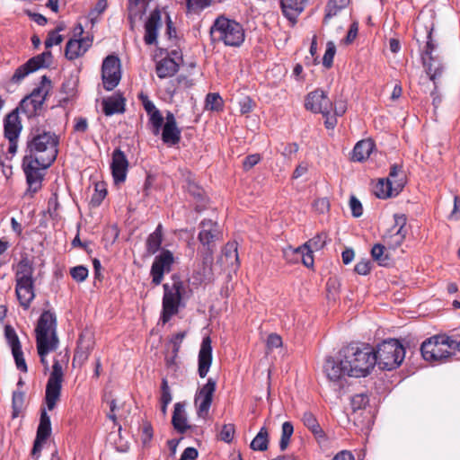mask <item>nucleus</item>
Returning <instances> with one entry per match:
<instances>
[{
    "instance_id": "obj_5",
    "label": "nucleus",
    "mask_w": 460,
    "mask_h": 460,
    "mask_svg": "<svg viewBox=\"0 0 460 460\" xmlns=\"http://www.w3.org/2000/svg\"><path fill=\"white\" fill-rule=\"evenodd\" d=\"M213 41L223 42L226 46L239 47L245 38L243 26L225 16L217 17L210 28Z\"/></svg>"
},
{
    "instance_id": "obj_4",
    "label": "nucleus",
    "mask_w": 460,
    "mask_h": 460,
    "mask_svg": "<svg viewBox=\"0 0 460 460\" xmlns=\"http://www.w3.org/2000/svg\"><path fill=\"white\" fill-rule=\"evenodd\" d=\"M33 273L32 261L27 257L22 258L15 271V294L20 305L25 310L31 306L36 296Z\"/></svg>"
},
{
    "instance_id": "obj_51",
    "label": "nucleus",
    "mask_w": 460,
    "mask_h": 460,
    "mask_svg": "<svg viewBox=\"0 0 460 460\" xmlns=\"http://www.w3.org/2000/svg\"><path fill=\"white\" fill-rule=\"evenodd\" d=\"M172 400V395L166 378L162 379L161 383V397L160 402L164 404H170Z\"/></svg>"
},
{
    "instance_id": "obj_23",
    "label": "nucleus",
    "mask_w": 460,
    "mask_h": 460,
    "mask_svg": "<svg viewBox=\"0 0 460 460\" xmlns=\"http://www.w3.org/2000/svg\"><path fill=\"white\" fill-rule=\"evenodd\" d=\"M200 232L199 234V240L204 245L208 246L209 253L212 252L211 244L220 237V231L217 223L210 220L204 219L200 223Z\"/></svg>"
},
{
    "instance_id": "obj_19",
    "label": "nucleus",
    "mask_w": 460,
    "mask_h": 460,
    "mask_svg": "<svg viewBox=\"0 0 460 460\" xmlns=\"http://www.w3.org/2000/svg\"><path fill=\"white\" fill-rule=\"evenodd\" d=\"M173 262V254L169 250H163L162 252L155 258L150 270L152 283L154 285L157 286L161 284L164 273L171 271Z\"/></svg>"
},
{
    "instance_id": "obj_7",
    "label": "nucleus",
    "mask_w": 460,
    "mask_h": 460,
    "mask_svg": "<svg viewBox=\"0 0 460 460\" xmlns=\"http://www.w3.org/2000/svg\"><path fill=\"white\" fill-rule=\"evenodd\" d=\"M375 365L383 370H393L398 367L404 359L405 350L398 340L390 339L378 344L374 349Z\"/></svg>"
},
{
    "instance_id": "obj_8",
    "label": "nucleus",
    "mask_w": 460,
    "mask_h": 460,
    "mask_svg": "<svg viewBox=\"0 0 460 460\" xmlns=\"http://www.w3.org/2000/svg\"><path fill=\"white\" fill-rule=\"evenodd\" d=\"M326 242L327 234L325 232H322L301 246L296 248L289 246L284 249V257L289 262H297L298 261H301L305 267H313V252L319 251L323 248Z\"/></svg>"
},
{
    "instance_id": "obj_36",
    "label": "nucleus",
    "mask_w": 460,
    "mask_h": 460,
    "mask_svg": "<svg viewBox=\"0 0 460 460\" xmlns=\"http://www.w3.org/2000/svg\"><path fill=\"white\" fill-rule=\"evenodd\" d=\"M224 259L225 262L232 268L239 266L237 244L235 243H228L226 245L221 260L223 261Z\"/></svg>"
},
{
    "instance_id": "obj_62",
    "label": "nucleus",
    "mask_w": 460,
    "mask_h": 460,
    "mask_svg": "<svg viewBox=\"0 0 460 460\" xmlns=\"http://www.w3.org/2000/svg\"><path fill=\"white\" fill-rule=\"evenodd\" d=\"M153 438V428L150 423L146 422L142 426L141 440L144 445L148 444Z\"/></svg>"
},
{
    "instance_id": "obj_52",
    "label": "nucleus",
    "mask_w": 460,
    "mask_h": 460,
    "mask_svg": "<svg viewBox=\"0 0 460 460\" xmlns=\"http://www.w3.org/2000/svg\"><path fill=\"white\" fill-rule=\"evenodd\" d=\"M71 277L77 282H82L88 277V270L84 266H75L70 270Z\"/></svg>"
},
{
    "instance_id": "obj_55",
    "label": "nucleus",
    "mask_w": 460,
    "mask_h": 460,
    "mask_svg": "<svg viewBox=\"0 0 460 460\" xmlns=\"http://www.w3.org/2000/svg\"><path fill=\"white\" fill-rule=\"evenodd\" d=\"M107 194V190L102 186L97 184L95 192L92 197L91 203L94 206H99Z\"/></svg>"
},
{
    "instance_id": "obj_15",
    "label": "nucleus",
    "mask_w": 460,
    "mask_h": 460,
    "mask_svg": "<svg viewBox=\"0 0 460 460\" xmlns=\"http://www.w3.org/2000/svg\"><path fill=\"white\" fill-rule=\"evenodd\" d=\"M394 219V224L384 234L383 241L389 249L395 250L403 243L408 231L404 214H395Z\"/></svg>"
},
{
    "instance_id": "obj_17",
    "label": "nucleus",
    "mask_w": 460,
    "mask_h": 460,
    "mask_svg": "<svg viewBox=\"0 0 460 460\" xmlns=\"http://www.w3.org/2000/svg\"><path fill=\"white\" fill-rule=\"evenodd\" d=\"M52 58L50 51H45L40 55H37L30 58L25 64L20 66L12 76L13 83H20L31 73L37 71L41 67L49 66Z\"/></svg>"
},
{
    "instance_id": "obj_11",
    "label": "nucleus",
    "mask_w": 460,
    "mask_h": 460,
    "mask_svg": "<svg viewBox=\"0 0 460 460\" xmlns=\"http://www.w3.org/2000/svg\"><path fill=\"white\" fill-rule=\"evenodd\" d=\"M50 84V80L46 75H43L40 85L29 96L22 100L19 105L20 111L28 117L34 115L45 102L51 86Z\"/></svg>"
},
{
    "instance_id": "obj_31",
    "label": "nucleus",
    "mask_w": 460,
    "mask_h": 460,
    "mask_svg": "<svg viewBox=\"0 0 460 460\" xmlns=\"http://www.w3.org/2000/svg\"><path fill=\"white\" fill-rule=\"evenodd\" d=\"M124 106V99L119 96H111L102 101L103 112L106 116L123 113L125 111Z\"/></svg>"
},
{
    "instance_id": "obj_24",
    "label": "nucleus",
    "mask_w": 460,
    "mask_h": 460,
    "mask_svg": "<svg viewBox=\"0 0 460 460\" xmlns=\"http://www.w3.org/2000/svg\"><path fill=\"white\" fill-rule=\"evenodd\" d=\"M93 44V39L90 37L80 39H70L65 49V56L68 60H75L90 49Z\"/></svg>"
},
{
    "instance_id": "obj_38",
    "label": "nucleus",
    "mask_w": 460,
    "mask_h": 460,
    "mask_svg": "<svg viewBox=\"0 0 460 460\" xmlns=\"http://www.w3.org/2000/svg\"><path fill=\"white\" fill-rule=\"evenodd\" d=\"M206 111L219 112L224 109V101L218 93H209L205 99Z\"/></svg>"
},
{
    "instance_id": "obj_39",
    "label": "nucleus",
    "mask_w": 460,
    "mask_h": 460,
    "mask_svg": "<svg viewBox=\"0 0 460 460\" xmlns=\"http://www.w3.org/2000/svg\"><path fill=\"white\" fill-rule=\"evenodd\" d=\"M371 255L380 266H387L390 262V257L385 253V247L383 244H375L371 249Z\"/></svg>"
},
{
    "instance_id": "obj_53",
    "label": "nucleus",
    "mask_w": 460,
    "mask_h": 460,
    "mask_svg": "<svg viewBox=\"0 0 460 460\" xmlns=\"http://www.w3.org/2000/svg\"><path fill=\"white\" fill-rule=\"evenodd\" d=\"M349 208L351 210V214L354 217H359L362 216V214H363L362 204L354 195L350 196Z\"/></svg>"
},
{
    "instance_id": "obj_47",
    "label": "nucleus",
    "mask_w": 460,
    "mask_h": 460,
    "mask_svg": "<svg viewBox=\"0 0 460 460\" xmlns=\"http://www.w3.org/2000/svg\"><path fill=\"white\" fill-rule=\"evenodd\" d=\"M62 30L61 27H58L57 30L49 32L45 40L46 49H49L54 45H59L63 41V36L58 33Z\"/></svg>"
},
{
    "instance_id": "obj_41",
    "label": "nucleus",
    "mask_w": 460,
    "mask_h": 460,
    "mask_svg": "<svg viewBox=\"0 0 460 460\" xmlns=\"http://www.w3.org/2000/svg\"><path fill=\"white\" fill-rule=\"evenodd\" d=\"M4 336H5V339L8 342L9 346L12 349V352L19 351L20 349H22V346H21L19 338H18L14 329L12 326L6 325L4 327Z\"/></svg>"
},
{
    "instance_id": "obj_21",
    "label": "nucleus",
    "mask_w": 460,
    "mask_h": 460,
    "mask_svg": "<svg viewBox=\"0 0 460 460\" xmlns=\"http://www.w3.org/2000/svg\"><path fill=\"white\" fill-rule=\"evenodd\" d=\"M111 168L115 183L124 182L128 168V161L124 152L119 148L112 153Z\"/></svg>"
},
{
    "instance_id": "obj_12",
    "label": "nucleus",
    "mask_w": 460,
    "mask_h": 460,
    "mask_svg": "<svg viewBox=\"0 0 460 460\" xmlns=\"http://www.w3.org/2000/svg\"><path fill=\"white\" fill-rule=\"evenodd\" d=\"M433 28L428 31L427 42L425 49L421 55L423 66L426 68L427 74L429 75L431 81L435 83V79L441 75L443 71V64L438 56H434L433 53L437 49V45L432 39Z\"/></svg>"
},
{
    "instance_id": "obj_57",
    "label": "nucleus",
    "mask_w": 460,
    "mask_h": 460,
    "mask_svg": "<svg viewBox=\"0 0 460 460\" xmlns=\"http://www.w3.org/2000/svg\"><path fill=\"white\" fill-rule=\"evenodd\" d=\"M185 336H186V332H178L175 335H173L172 337V339L170 340V343L172 346V353L173 354H178V352L181 349V342H182L183 339L185 338Z\"/></svg>"
},
{
    "instance_id": "obj_45",
    "label": "nucleus",
    "mask_w": 460,
    "mask_h": 460,
    "mask_svg": "<svg viewBox=\"0 0 460 460\" xmlns=\"http://www.w3.org/2000/svg\"><path fill=\"white\" fill-rule=\"evenodd\" d=\"M211 4V0H186L188 12L198 13Z\"/></svg>"
},
{
    "instance_id": "obj_27",
    "label": "nucleus",
    "mask_w": 460,
    "mask_h": 460,
    "mask_svg": "<svg viewBox=\"0 0 460 460\" xmlns=\"http://www.w3.org/2000/svg\"><path fill=\"white\" fill-rule=\"evenodd\" d=\"M309 0H280V5L284 15L290 21H295L296 17L305 10Z\"/></svg>"
},
{
    "instance_id": "obj_40",
    "label": "nucleus",
    "mask_w": 460,
    "mask_h": 460,
    "mask_svg": "<svg viewBox=\"0 0 460 460\" xmlns=\"http://www.w3.org/2000/svg\"><path fill=\"white\" fill-rule=\"evenodd\" d=\"M293 433V424L290 421H285L281 427V438L279 440V448L281 451H285L288 448Z\"/></svg>"
},
{
    "instance_id": "obj_20",
    "label": "nucleus",
    "mask_w": 460,
    "mask_h": 460,
    "mask_svg": "<svg viewBox=\"0 0 460 460\" xmlns=\"http://www.w3.org/2000/svg\"><path fill=\"white\" fill-rule=\"evenodd\" d=\"M305 108L314 113H322L326 116L332 110V103L324 91L317 89L307 94Z\"/></svg>"
},
{
    "instance_id": "obj_48",
    "label": "nucleus",
    "mask_w": 460,
    "mask_h": 460,
    "mask_svg": "<svg viewBox=\"0 0 460 460\" xmlns=\"http://www.w3.org/2000/svg\"><path fill=\"white\" fill-rule=\"evenodd\" d=\"M234 432L235 429L234 424H225L220 430L219 438L226 443H230L234 438Z\"/></svg>"
},
{
    "instance_id": "obj_28",
    "label": "nucleus",
    "mask_w": 460,
    "mask_h": 460,
    "mask_svg": "<svg viewBox=\"0 0 460 460\" xmlns=\"http://www.w3.org/2000/svg\"><path fill=\"white\" fill-rule=\"evenodd\" d=\"M172 423L173 428L180 433H184L190 429L187 421L185 404L183 402H176L174 404Z\"/></svg>"
},
{
    "instance_id": "obj_1",
    "label": "nucleus",
    "mask_w": 460,
    "mask_h": 460,
    "mask_svg": "<svg viewBox=\"0 0 460 460\" xmlns=\"http://www.w3.org/2000/svg\"><path fill=\"white\" fill-rule=\"evenodd\" d=\"M375 367L374 349L367 344L352 343L341 348L336 357L326 358L323 372L332 382L345 376H367Z\"/></svg>"
},
{
    "instance_id": "obj_13",
    "label": "nucleus",
    "mask_w": 460,
    "mask_h": 460,
    "mask_svg": "<svg viewBox=\"0 0 460 460\" xmlns=\"http://www.w3.org/2000/svg\"><path fill=\"white\" fill-rule=\"evenodd\" d=\"M19 107L4 118V137L9 141L8 153L14 155L17 152L18 139L22 130V121L19 117Z\"/></svg>"
},
{
    "instance_id": "obj_63",
    "label": "nucleus",
    "mask_w": 460,
    "mask_h": 460,
    "mask_svg": "<svg viewBox=\"0 0 460 460\" xmlns=\"http://www.w3.org/2000/svg\"><path fill=\"white\" fill-rule=\"evenodd\" d=\"M261 161L259 154H253L246 156L243 162L244 170H250Z\"/></svg>"
},
{
    "instance_id": "obj_42",
    "label": "nucleus",
    "mask_w": 460,
    "mask_h": 460,
    "mask_svg": "<svg viewBox=\"0 0 460 460\" xmlns=\"http://www.w3.org/2000/svg\"><path fill=\"white\" fill-rule=\"evenodd\" d=\"M4 336H5V339L8 342L9 346L12 349V352L19 351L20 349H22V346H21L19 338H18L14 329L12 326L6 325L4 327Z\"/></svg>"
},
{
    "instance_id": "obj_37",
    "label": "nucleus",
    "mask_w": 460,
    "mask_h": 460,
    "mask_svg": "<svg viewBox=\"0 0 460 460\" xmlns=\"http://www.w3.org/2000/svg\"><path fill=\"white\" fill-rule=\"evenodd\" d=\"M374 193L379 199H387L399 194V192L394 191L391 182H388L385 179L378 181L374 187Z\"/></svg>"
},
{
    "instance_id": "obj_33",
    "label": "nucleus",
    "mask_w": 460,
    "mask_h": 460,
    "mask_svg": "<svg viewBox=\"0 0 460 460\" xmlns=\"http://www.w3.org/2000/svg\"><path fill=\"white\" fill-rule=\"evenodd\" d=\"M181 131L177 126L164 125L162 140L168 146H175L181 140Z\"/></svg>"
},
{
    "instance_id": "obj_61",
    "label": "nucleus",
    "mask_w": 460,
    "mask_h": 460,
    "mask_svg": "<svg viewBox=\"0 0 460 460\" xmlns=\"http://www.w3.org/2000/svg\"><path fill=\"white\" fill-rule=\"evenodd\" d=\"M12 353H13L17 368L22 372H27L28 368H27L25 359L23 358L22 350L20 349L19 351H13Z\"/></svg>"
},
{
    "instance_id": "obj_30",
    "label": "nucleus",
    "mask_w": 460,
    "mask_h": 460,
    "mask_svg": "<svg viewBox=\"0 0 460 460\" xmlns=\"http://www.w3.org/2000/svg\"><path fill=\"white\" fill-rule=\"evenodd\" d=\"M385 180L391 182L394 191L400 193L405 184V174L402 166L393 164L390 168L388 177Z\"/></svg>"
},
{
    "instance_id": "obj_25",
    "label": "nucleus",
    "mask_w": 460,
    "mask_h": 460,
    "mask_svg": "<svg viewBox=\"0 0 460 460\" xmlns=\"http://www.w3.org/2000/svg\"><path fill=\"white\" fill-rule=\"evenodd\" d=\"M161 13L159 11H153L145 24L144 41L146 45H152L156 42L158 29L161 27Z\"/></svg>"
},
{
    "instance_id": "obj_14",
    "label": "nucleus",
    "mask_w": 460,
    "mask_h": 460,
    "mask_svg": "<svg viewBox=\"0 0 460 460\" xmlns=\"http://www.w3.org/2000/svg\"><path fill=\"white\" fill-rule=\"evenodd\" d=\"M22 169L28 184L25 196L32 198L42 187V181L44 178L43 171L47 168H42L40 162L23 157Z\"/></svg>"
},
{
    "instance_id": "obj_64",
    "label": "nucleus",
    "mask_w": 460,
    "mask_h": 460,
    "mask_svg": "<svg viewBox=\"0 0 460 460\" xmlns=\"http://www.w3.org/2000/svg\"><path fill=\"white\" fill-rule=\"evenodd\" d=\"M371 269V262L368 260H363L358 261L355 265V271L359 275H367L369 273Z\"/></svg>"
},
{
    "instance_id": "obj_35",
    "label": "nucleus",
    "mask_w": 460,
    "mask_h": 460,
    "mask_svg": "<svg viewBox=\"0 0 460 460\" xmlns=\"http://www.w3.org/2000/svg\"><path fill=\"white\" fill-rule=\"evenodd\" d=\"M269 446V432L265 427L261 428L255 438L251 442V448L254 451H265Z\"/></svg>"
},
{
    "instance_id": "obj_43",
    "label": "nucleus",
    "mask_w": 460,
    "mask_h": 460,
    "mask_svg": "<svg viewBox=\"0 0 460 460\" xmlns=\"http://www.w3.org/2000/svg\"><path fill=\"white\" fill-rule=\"evenodd\" d=\"M24 404V393L21 391H14L13 393V398H12V408H13V413L12 417L13 419H15L19 416L21 413Z\"/></svg>"
},
{
    "instance_id": "obj_6",
    "label": "nucleus",
    "mask_w": 460,
    "mask_h": 460,
    "mask_svg": "<svg viewBox=\"0 0 460 460\" xmlns=\"http://www.w3.org/2000/svg\"><path fill=\"white\" fill-rule=\"evenodd\" d=\"M163 288L164 296L160 320L163 323H166L173 315L179 313L181 301L185 294V285L179 277L173 276L172 283H165Z\"/></svg>"
},
{
    "instance_id": "obj_2",
    "label": "nucleus",
    "mask_w": 460,
    "mask_h": 460,
    "mask_svg": "<svg viewBox=\"0 0 460 460\" xmlns=\"http://www.w3.org/2000/svg\"><path fill=\"white\" fill-rule=\"evenodd\" d=\"M63 369L58 360H54L52 371L49 375L46 385L45 392V403L46 408L41 409L40 424L37 429L36 438L33 443L31 454L36 456L40 454L42 446L51 434L50 417L47 413L48 411L55 409L57 402L60 399L62 382H63Z\"/></svg>"
},
{
    "instance_id": "obj_18",
    "label": "nucleus",
    "mask_w": 460,
    "mask_h": 460,
    "mask_svg": "<svg viewBox=\"0 0 460 460\" xmlns=\"http://www.w3.org/2000/svg\"><path fill=\"white\" fill-rule=\"evenodd\" d=\"M217 382L208 378L207 383L199 388L195 395L194 403L197 407V414L200 418H205L210 409L213 394L216 391Z\"/></svg>"
},
{
    "instance_id": "obj_59",
    "label": "nucleus",
    "mask_w": 460,
    "mask_h": 460,
    "mask_svg": "<svg viewBox=\"0 0 460 460\" xmlns=\"http://www.w3.org/2000/svg\"><path fill=\"white\" fill-rule=\"evenodd\" d=\"M341 10V8L339 7L338 5L328 2L325 7L323 23L326 24L328 21L333 16H335Z\"/></svg>"
},
{
    "instance_id": "obj_16",
    "label": "nucleus",
    "mask_w": 460,
    "mask_h": 460,
    "mask_svg": "<svg viewBox=\"0 0 460 460\" xmlns=\"http://www.w3.org/2000/svg\"><path fill=\"white\" fill-rule=\"evenodd\" d=\"M121 78L120 60L118 57L110 55L106 57L102 66V79L107 91L113 90Z\"/></svg>"
},
{
    "instance_id": "obj_60",
    "label": "nucleus",
    "mask_w": 460,
    "mask_h": 460,
    "mask_svg": "<svg viewBox=\"0 0 460 460\" xmlns=\"http://www.w3.org/2000/svg\"><path fill=\"white\" fill-rule=\"evenodd\" d=\"M138 97L141 100L142 105L148 115L158 111L154 102L149 100L147 95L141 93H139Z\"/></svg>"
},
{
    "instance_id": "obj_26",
    "label": "nucleus",
    "mask_w": 460,
    "mask_h": 460,
    "mask_svg": "<svg viewBox=\"0 0 460 460\" xmlns=\"http://www.w3.org/2000/svg\"><path fill=\"white\" fill-rule=\"evenodd\" d=\"M172 57L164 58L156 64V74L159 78H166L174 75L179 70V63L175 58L181 59L178 57V52L172 50Z\"/></svg>"
},
{
    "instance_id": "obj_10",
    "label": "nucleus",
    "mask_w": 460,
    "mask_h": 460,
    "mask_svg": "<svg viewBox=\"0 0 460 460\" xmlns=\"http://www.w3.org/2000/svg\"><path fill=\"white\" fill-rule=\"evenodd\" d=\"M36 344L58 345L59 340L57 334V317L51 311H44L35 328Z\"/></svg>"
},
{
    "instance_id": "obj_49",
    "label": "nucleus",
    "mask_w": 460,
    "mask_h": 460,
    "mask_svg": "<svg viewBox=\"0 0 460 460\" xmlns=\"http://www.w3.org/2000/svg\"><path fill=\"white\" fill-rule=\"evenodd\" d=\"M149 120L153 127V133L158 135L164 123V118L159 110L149 114Z\"/></svg>"
},
{
    "instance_id": "obj_44",
    "label": "nucleus",
    "mask_w": 460,
    "mask_h": 460,
    "mask_svg": "<svg viewBox=\"0 0 460 460\" xmlns=\"http://www.w3.org/2000/svg\"><path fill=\"white\" fill-rule=\"evenodd\" d=\"M37 351L40 358V363L43 365L45 371L49 370V362L46 358L47 355L50 352L55 351L58 349V345L49 344H36Z\"/></svg>"
},
{
    "instance_id": "obj_54",
    "label": "nucleus",
    "mask_w": 460,
    "mask_h": 460,
    "mask_svg": "<svg viewBox=\"0 0 460 460\" xmlns=\"http://www.w3.org/2000/svg\"><path fill=\"white\" fill-rule=\"evenodd\" d=\"M368 403V397L366 394H355L351 398V406L354 411L364 408Z\"/></svg>"
},
{
    "instance_id": "obj_3",
    "label": "nucleus",
    "mask_w": 460,
    "mask_h": 460,
    "mask_svg": "<svg viewBox=\"0 0 460 460\" xmlns=\"http://www.w3.org/2000/svg\"><path fill=\"white\" fill-rule=\"evenodd\" d=\"M58 137L50 131L35 128L28 136L24 158L40 162L42 168H49L58 153Z\"/></svg>"
},
{
    "instance_id": "obj_32",
    "label": "nucleus",
    "mask_w": 460,
    "mask_h": 460,
    "mask_svg": "<svg viewBox=\"0 0 460 460\" xmlns=\"http://www.w3.org/2000/svg\"><path fill=\"white\" fill-rule=\"evenodd\" d=\"M163 242V226L159 224L155 230L151 233L146 243V251L150 254H155L159 251Z\"/></svg>"
},
{
    "instance_id": "obj_56",
    "label": "nucleus",
    "mask_w": 460,
    "mask_h": 460,
    "mask_svg": "<svg viewBox=\"0 0 460 460\" xmlns=\"http://www.w3.org/2000/svg\"><path fill=\"white\" fill-rule=\"evenodd\" d=\"M267 349L272 350L282 346V339L277 333H270L266 341Z\"/></svg>"
},
{
    "instance_id": "obj_50",
    "label": "nucleus",
    "mask_w": 460,
    "mask_h": 460,
    "mask_svg": "<svg viewBox=\"0 0 460 460\" xmlns=\"http://www.w3.org/2000/svg\"><path fill=\"white\" fill-rule=\"evenodd\" d=\"M336 52V48L333 42H328L325 53L323 58V65L329 68L332 66L333 62V58Z\"/></svg>"
},
{
    "instance_id": "obj_9",
    "label": "nucleus",
    "mask_w": 460,
    "mask_h": 460,
    "mask_svg": "<svg viewBox=\"0 0 460 460\" xmlns=\"http://www.w3.org/2000/svg\"><path fill=\"white\" fill-rule=\"evenodd\" d=\"M420 352L426 361L440 363L452 356L451 338L447 335L433 336L421 344Z\"/></svg>"
},
{
    "instance_id": "obj_29",
    "label": "nucleus",
    "mask_w": 460,
    "mask_h": 460,
    "mask_svg": "<svg viewBox=\"0 0 460 460\" xmlns=\"http://www.w3.org/2000/svg\"><path fill=\"white\" fill-rule=\"evenodd\" d=\"M374 146L375 145L370 139L358 141L353 148L352 160L355 162L367 160L370 156Z\"/></svg>"
},
{
    "instance_id": "obj_46",
    "label": "nucleus",
    "mask_w": 460,
    "mask_h": 460,
    "mask_svg": "<svg viewBox=\"0 0 460 460\" xmlns=\"http://www.w3.org/2000/svg\"><path fill=\"white\" fill-rule=\"evenodd\" d=\"M107 1L98 0L94 7L89 12L88 17L91 22L93 24L99 16L106 10Z\"/></svg>"
},
{
    "instance_id": "obj_34",
    "label": "nucleus",
    "mask_w": 460,
    "mask_h": 460,
    "mask_svg": "<svg viewBox=\"0 0 460 460\" xmlns=\"http://www.w3.org/2000/svg\"><path fill=\"white\" fill-rule=\"evenodd\" d=\"M302 421L304 425L311 430V432L317 438H323L324 432L321 428L316 417L311 411L304 412L302 416Z\"/></svg>"
},
{
    "instance_id": "obj_22",
    "label": "nucleus",
    "mask_w": 460,
    "mask_h": 460,
    "mask_svg": "<svg viewBox=\"0 0 460 460\" xmlns=\"http://www.w3.org/2000/svg\"><path fill=\"white\" fill-rule=\"evenodd\" d=\"M211 339L207 336L203 338L198 357V374L199 377L204 378L208 375L212 364V346Z\"/></svg>"
},
{
    "instance_id": "obj_58",
    "label": "nucleus",
    "mask_w": 460,
    "mask_h": 460,
    "mask_svg": "<svg viewBox=\"0 0 460 460\" xmlns=\"http://www.w3.org/2000/svg\"><path fill=\"white\" fill-rule=\"evenodd\" d=\"M239 107L242 114L250 113L253 110L254 102L249 96H245L239 101Z\"/></svg>"
}]
</instances>
